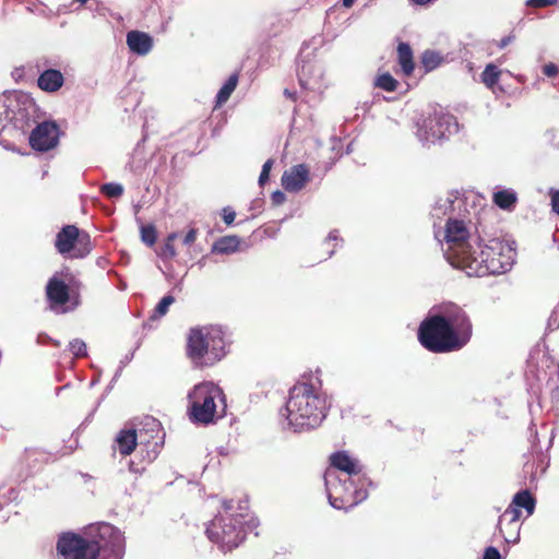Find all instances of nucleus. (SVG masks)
<instances>
[{"label": "nucleus", "mask_w": 559, "mask_h": 559, "mask_svg": "<svg viewBox=\"0 0 559 559\" xmlns=\"http://www.w3.org/2000/svg\"><path fill=\"white\" fill-rule=\"evenodd\" d=\"M59 559H122L126 550L123 533L109 523H97L86 537L62 533L57 540Z\"/></svg>", "instance_id": "1"}, {"label": "nucleus", "mask_w": 559, "mask_h": 559, "mask_svg": "<svg viewBox=\"0 0 559 559\" xmlns=\"http://www.w3.org/2000/svg\"><path fill=\"white\" fill-rule=\"evenodd\" d=\"M330 407L331 403L317 379L314 382L295 384L280 415L294 432H304L321 426Z\"/></svg>", "instance_id": "2"}, {"label": "nucleus", "mask_w": 559, "mask_h": 559, "mask_svg": "<svg viewBox=\"0 0 559 559\" xmlns=\"http://www.w3.org/2000/svg\"><path fill=\"white\" fill-rule=\"evenodd\" d=\"M331 465L344 472L348 477L340 479L335 472L328 471L324 475L325 489L330 504L334 509L347 510L362 502L368 497L367 486L371 481L361 475L362 465L346 451H337L330 456Z\"/></svg>", "instance_id": "3"}, {"label": "nucleus", "mask_w": 559, "mask_h": 559, "mask_svg": "<svg viewBox=\"0 0 559 559\" xmlns=\"http://www.w3.org/2000/svg\"><path fill=\"white\" fill-rule=\"evenodd\" d=\"M514 260L515 250L508 241L492 238L483 245L479 239L460 270L477 277L503 274L511 270Z\"/></svg>", "instance_id": "4"}, {"label": "nucleus", "mask_w": 559, "mask_h": 559, "mask_svg": "<svg viewBox=\"0 0 559 559\" xmlns=\"http://www.w3.org/2000/svg\"><path fill=\"white\" fill-rule=\"evenodd\" d=\"M471 214L464 213V216L447 218L445 224L436 227L435 238L445 248H442L448 262L455 269H461L466 258L480 239L476 235V228L471 219Z\"/></svg>", "instance_id": "5"}, {"label": "nucleus", "mask_w": 559, "mask_h": 559, "mask_svg": "<svg viewBox=\"0 0 559 559\" xmlns=\"http://www.w3.org/2000/svg\"><path fill=\"white\" fill-rule=\"evenodd\" d=\"M231 501H224V514L215 516L206 527L209 539L218 545L223 551L238 547L246 538L248 530L253 527L242 513L233 514Z\"/></svg>", "instance_id": "6"}, {"label": "nucleus", "mask_w": 559, "mask_h": 559, "mask_svg": "<svg viewBox=\"0 0 559 559\" xmlns=\"http://www.w3.org/2000/svg\"><path fill=\"white\" fill-rule=\"evenodd\" d=\"M226 342L219 326H202L190 330L188 336V355L197 364L211 366L221 360L225 354Z\"/></svg>", "instance_id": "7"}, {"label": "nucleus", "mask_w": 559, "mask_h": 559, "mask_svg": "<svg viewBox=\"0 0 559 559\" xmlns=\"http://www.w3.org/2000/svg\"><path fill=\"white\" fill-rule=\"evenodd\" d=\"M217 399L221 400L225 408V395L218 385L210 381L195 384L187 395L189 419L193 424L201 425L214 423Z\"/></svg>", "instance_id": "8"}, {"label": "nucleus", "mask_w": 559, "mask_h": 559, "mask_svg": "<svg viewBox=\"0 0 559 559\" xmlns=\"http://www.w3.org/2000/svg\"><path fill=\"white\" fill-rule=\"evenodd\" d=\"M418 341L431 353H450L463 348L462 342L432 309L418 328Z\"/></svg>", "instance_id": "9"}, {"label": "nucleus", "mask_w": 559, "mask_h": 559, "mask_svg": "<svg viewBox=\"0 0 559 559\" xmlns=\"http://www.w3.org/2000/svg\"><path fill=\"white\" fill-rule=\"evenodd\" d=\"M457 131L459 123L454 116L432 109L418 118L415 135L423 146L430 147L440 144Z\"/></svg>", "instance_id": "10"}, {"label": "nucleus", "mask_w": 559, "mask_h": 559, "mask_svg": "<svg viewBox=\"0 0 559 559\" xmlns=\"http://www.w3.org/2000/svg\"><path fill=\"white\" fill-rule=\"evenodd\" d=\"M432 310L439 318L443 319L464 347L469 342L473 333V324L467 312L453 302L442 304L433 307Z\"/></svg>", "instance_id": "11"}, {"label": "nucleus", "mask_w": 559, "mask_h": 559, "mask_svg": "<svg viewBox=\"0 0 559 559\" xmlns=\"http://www.w3.org/2000/svg\"><path fill=\"white\" fill-rule=\"evenodd\" d=\"M467 199L464 194L452 191L436 200L430 211L435 234L436 227L443 226L447 218L464 216L467 213Z\"/></svg>", "instance_id": "12"}, {"label": "nucleus", "mask_w": 559, "mask_h": 559, "mask_svg": "<svg viewBox=\"0 0 559 559\" xmlns=\"http://www.w3.org/2000/svg\"><path fill=\"white\" fill-rule=\"evenodd\" d=\"M91 240L86 233H81L74 225H66L56 236L55 246L62 254H70L72 258H84L91 251Z\"/></svg>", "instance_id": "13"}, {"label": "nucleus", "mask_w": 559, "mask_h": 559, "mask_svg": "<svg viewBox=\"0 0 559 559\" xmlns=\"http://www.w3.org/2000/svg\"><path fill=\"white\" fill-rule=\"evenodd\" d=\"M29 145L39 152H47L58 144V126L52 121L38 123L29 134Z\"/></svg>", "instance_id": "14"}, {"label": "nucleus", "mask_w": 559, "mask_h": 559, "mask_svg": "<svg viewBox=\"0 0 559 559\" xmlns=\"http://www.w3.org/2000/svg\"><path fill=\"white\" fill-rule=\"evenodd\" d=\"M281 181L285 191L297 193L310 181L309 168L305 164L294 165L284 171Z\"/></svg>", "instance_id": "15"}, {"label": "nucleus", "mask_w": 559, "mask_h": 559, "mask_svg": "<svg viewBox=\"0 0 559 559\" xmlns=\"http://www.w3.org/2000/svg\"><path fill=\"white\" fill-rule=\"evenodd\" d=\"M147 432L143 433L142 430L139 432L135 429H122L116 437V444L121 455H130L136 448L138 442L141 444L144 442L150 443V439H146Z\"/></svg>", "instance_id": "16"}, {"label": "nucleus", "mask_w": 559, "mask_h": 559, "mask_svg": "<svg viewBox=\"0 0 559 559\" xmlns=\"http://www.w3.org/2000/svg\"><path fill=\"white\" fill-rule=\"evenodd\" d=\"M126 43L131 52L138 56L148 55L154 46L153 37L142 31H129L126 36Z\"/></svg>", "instance_id": "17"}, {"label": "nucleus", "mask_w": 559, "mask_h": 559, "mask_svg": "<svg viewBox=\"0 0 559 559\" xmlns=\"http://www.w3.org/2000/svg\"><path fill=\"white\" fill-rule=\"evenodd\" d=\"M46 294L52 308L64 306L69 300V286L55 275L47 283Z\"/></svg>", "instance_id": "18"}, {"label": "nucleus", "mask_w": 559, "mask_h": 559, "mask_svg": "<svg viewBox=\"0 0 559 559\" xmlns=\"http://www.w3.org/2000/svg\"><path fill=\"white\" fill-rule=\"evenodd\" d=\"M64 83L63 74L56 69H47L37 79L38 87L48 93L59 91Z\"/></svg>", "instance_id": "19"}, {"label": "nucleus", "mask_w": 559, "mask_h": 559, "mask_svg": "<svg viewBox=\"0 0 559 559\" xmlns=\"http://www.w3.org/2000/svg\"><path fill=\"white\" fill-rule=\"evenodd\" d=\"M297 72L299 78V83L305 88H314L311 80L317 76L321 78V69L316 67L309 61H299L297 64Z\"/></svg>", "instance_id": "20"}, {"label": "nucleus", "mask_w": 559, "mask_h": 559, "mask_svg": "<svg viewBox=\"0 0 559 559\" xmlns=\"http://www.w3.org/2000/svg\"><path fill=\"white\" fill-rule=\"evenodd\" d=\"M397 60L404 75L408 76L414 71L413 51L407 43H400L397 46Z\"/></svg>", "instance_id": "21"}, {"label": "nucleus", "mask_w": 559, "mask_h": 559, "mask_svg": "<svg viewBox=\"0 0 559 559\" xmlns=\"http://www.w3.org/2000/svg\"><path fill=\"white\" fill-rule=\"evenodd\" d=\"M511 502L514 507L524 509L528 516L535 511L536 499L527 489L518 491Z\"/></svg>", "instance_id": "22"}, {"label": "nucleus", "mask_w": 559, "mask_h": 559, "mask_svg": "<svg viewBox=\"0 0 559 559\" xmlns=\"http://www.w3.org/2000/svg\"><path fill=\"white\" fill-rule=\"evenodd\" d=\"M240 239L237 236H224L216 240L212 251L222 254L236 252L239 248Z\"/></svg>", "instance_id": "23"}, {"label": "nucleus", "mask_w": 559, "mask_h": 559, "mask_svg": "<svg viewBox=\"0 0 559 559\" xmlns=\"http://www.w3.org/2000/svg\"><path fill=\"white\" fill-rule=\"evenodd\" d=\"M518 201L516 193L511 189L499 190L493 193L495 204L502 210H511Z\"/></svg>", "instance_id": "24"}, {"label": "nucleus", "mask_w": 559, "mask_h": 559, "mask_svg": "<svg viewBox=\"0 0 559 559\" xmlns=\"http://www.w3.org/2000/svg\"><path fill=\"white\" fill-rule=\"evenodd\" d=\"M497 532L507 544H516L520 540V526L518 524L509 525L508 522L500 524V521H498Z\"/></svg>", "instance_id": "25"}, {"label": "nucleus", "mask_w": 559, "mask_h": 559, "mask_svg": "<svg viewBox=\"0 0 559 559\" xmlns=\"http://www.w3.org/2000/svg\"><path fill=\"white\" fill-rule=\"evenodd\" d=\"M237 84H238V74L234 73L227 79V81L219 88V91L216 95V105L217 106L225 104L229 99L230 95L237 87Z\"/></svg>", "instance_id": "26"}, {"label": "nucleus", "mask_w": 559, "mask_h": 559, "mask_svg": "<svg viewBox=\"0 0 559 559\" xmlns=\"http://www.w3.org/2000/svg\"><path fill=\"white\" fill-rule=\"evenodd\" d=\"M442 56L433 50H426L421 55V64L426 72H430L438 68L442 62Z\"/></svg>", "instance_id": "27"}, {"label": "nucleus", "mask_w": 559, "mask_h": 559, "mask_svg": "<svg viewBox=\"0 0 559 559\" xmlns=\"http://www.w3.org/2000/svg\"><path fill=\"white\" fill-rule=\"evenodd\" d=\"M501 71L493 63L486 66L481 73V82L489 88H492L499 81Z\"/></svg>", "instance_id": "28"}, {"label": "nucleus", "mask_w": 559, "mask_h": 559, "mask_svg": "<svg viewBox=\"0 0 559 559\" xmlns=\"http://www.w3.org/2000/svg\"><path fill=\"white\" fill-rule=\"evenodd\" d=\"M399 82L389 73H382L374 80V86L385 92L396 91Z\"/></svg>", "instance_id": "29"}, {"label": "nucleus", "mask_w": 559, "mask_h": 559, "mask_svg": "<svg viewBox=\"0 0 559 559\" xmlns=\"http://www.w3.org/2000/svg\"><path fill=\"white\" fill-rule=\"evenodd\" d=\"M521 516V511L518 507H514L511 502L509 507L504 510V512L500 515L499 521L500 524L508 522L509 525L518 524Z\"/></svg>", "instance_id": "30"}, {"label": "nucleus", "mask_w": 559, "mask_h": 559, "mask_svg": "<svg viewBox=\"0 0 559 559\" xmlns=\"http://www.w3.org/2000/svg\"><path fill=\"white\" fill-rule=\"evenodd\" d=\"M174 302L175 298L171 295L163 297L155 307L151 319L156 320L164 317L168 312L169 306H171Z\"/></svg>", "instance_id": "31"}, {"label": "nucleus", "mask_w": 559, "mask_h": 559, "mask_svg": "<svg viewBox=\"0 0 559 559\" xmlns=\"http://www.w3.org/2000/svg\"><path fill=\"white\" fill-rule=\"evenodd\" d=\"M68 349L74 356V358H83L87 356L86 343L81 338H74L70 341Z\"/></svg>", "instance_id": "32"}, {"label": "nucleus", "mask_w": 559, "mask_h": 559, "mask_svg": "<svg viewBox=\"0 0 559 559\" xmlns=\"http://www.w3.org/2000/svg\"><path fill=\"white\" fill-rule=\"evenodd\" d=\"M141 240L148 247L156 242V229L153 225H142L140 228Z\"/></svg>", "instance_id": "33"}, {"label": "nucleus", "mask_w": 559, "mask_h": 559, "mask_svg": "<svg viewBox=\"0 0 559 559\" xmlns=\"http://www.w3.org/2000/svg\"><path fill=\"white\" fill-rule=\"evenodd\" d=\"M100 191L103 194H105L108 198H118L122 195L123 193V187L120 183L117 182H108L104 183L100 187Z\"/></svg>", "instance_id": "34"}, {"label": "nucleus", "mask_w": 559, "mask_h": 559, "mask_svg": "<svg viewBox=\"0 0 559 559\" xmlns=\"http://www.w3.org/2000/svg\"><path fill=\"white\" fill-rule=\"evenodd\" d=\"M34 107H35V105L33 103H29L28 107H25L23 109H19V111L13 117V119L15 120V124L17 127H19V121L20 120H24V119H26L25 124L28 126L29 110H32L34 112V110H35ZM20 128H24V124H21Z\"/></svg>", "instance_id": "35"}, {"label": "nucleus", "mask_w": 559, "mask_h": 559, "mask_svg": "<svg viewBox=\"0 0 559 559\" xmlns=\"http://www.w3.org/2000/svg\"><path fill=\"white\" fill-rule=\"evenodd\" d=\"M273 163H274L273 159H267L263 164L260 176H259V185L261 187H263L267 182Z\"/></svg>", "instance_id": "36"}, {"label": "nucleus", "mask_w": 559, "mask_h": 559, "mask_svg": "<svg viewBox=\"0 0 559 559\" xmlns=\"http://www.w3.org/2000/svg\"><path fill=\"white\" fill-rule=\"evenodd\" d=\"M159 254L163 259H173L177 255V251L173 243L165 241Z\"/></svg>", "instance_id": "37"}, {"label": "nucleus", "mask_w": 559, "mask_h": 559, "mask_svg": "<svg viewBox=\"0 0 559 559\" xmlns=\"http://www.w3.org/2000/svg\"><path fill=\"white\" fill-rule=\"evenodd\" d=\"M525 3L532 8H546L557 3V0H526Z\"/></svg>", "instance_id": "38"}, {"label": "nucleus", "mask_w": 559, "mask_h": 559, "mask_svg": "<svg viewBox=\"0 0 559 559\" xmlns=\"http://www.w3.org/2000/svg\"><path fill=\"white\" fill-rule=\"evenodd\" d=\"M558 328H559V314H558V310L555 309L548 319L547 329L550 331H555Z\"/></svg>", "instance_id": "39"}, {"label": "nucleus", "mask_w": 559, "mask_h": 559, "mask_svg": "<svg viewBox=\"0 0 559 559\" xmlns=\"http://www.w3.org/2000/svg\"><path fill=\"white\" fill-rule=\"evenodd\" d=\"M543 73L548 78H554L559 73L557 64L549 62L543 67Z\"/></svg>", "instance_id": "40"}, {"label": "nucleus", "mask_w": 559, "mask_h": 559, "mask_svg": "<svg viewBox=\"0 0 559 559\" xmlns=\"http://www.w3.org/2000/svg\"><path fill=\"white\" fill-rule=\"evenodd\" d=\"M145 427H147V432H158L159 431V423L153 417L145 418Z\"/></svg>", "instance_id": "41"}, {"label": "nucleus", "mask_w": 559, "mask_h": 559, "mask_svg": "<svg viewBox=\"0 0 559 559\" xmlns=\"http://www.w3.org/2000/svg\"><path fill=\"white\" fill-rule=\"evenodd\" d=\"M483 559H501V555L496 547L489 546L485 549Z\"/></svg>", "instance_id": "42"}, {"label": "nucleus", "mask_w": 559, "mask_h": 559, "mask_svg": "<svg viewBox=\"0 0 559 559\" xmlns=\"http://www.w3.org/2000/svg\"><path fill=\"white\" fill-rule=\"evenodd\" d=\"M198 236V230L195 228H190L189 231L182 238V243L185 246H191Z\"/></svg>", "instance_id": "43"}, {"label": "nucleus", "mask_w": 559, "mask_h": 559, "mask_svg": "<svg viewBox=\"0 0 559 559\" xmlns=\"http://www.w3.org/2000/svg\"><path fill=\"white\" fill-rule=\"evenodd\" d=\"M271 199L274 205H281L285 202L286 195L284 192L276 190L272 193Z\"/></svg>", "instance_id": "44"}, {"label": "nucleus", "mask_w": 559, "mask_h": 559, "mask_svg": "<svg viewBox=\"0 0 559 559\" xmlns=\"http://www.w3.org/2000/svg\"><path fill=\"white\" fill-rule=\"evenodd\" d=\"M552 211L559 215V189L550 191Z\"/></svg>", "instance_id": "45"}, {"label": "nucleus", "mask_w": 559, "mask_h": 559, "mask_svg": "<svg viewBox=\"0 0 559 559\" xmlns=\"http://www.w3.org/2000/svg\"><path fill=\"white\" fill-rule=\"evenodd\" d=\"M236 217L235 211L230 210L229 207L223 209V219L227 225H230Z\"/></svg>", "instance_id": "46"}, {"label": "nucleus", "mask_w": 559, "mask_h": 559, "mask_svg": "<svg viewBox=\"0 0 559 559\" xmlns=\"http://www.w3.org/2000/svg\"><path fill=\"white\" fill-rule=\"evenodd\" d=\"M514 35L510 34L508 36H504L503 38L500 39V41L498 43V47L500 49H503L506 48L509 44H511L513 40H514Z\"/></svg>", "instance_id": "47"}, {"label": "nucleus", "mask_w": 559, "mask_h": 559, "mask_svg": "<svg viewBox=\"0 0 559 559\" xmlns=\"http://www.w3.org/2000/svg\"><path fill=\"white\" fill-rule=\"evenodd\" d=\"M338 240V233L337 230H332L326 239H325V243H329L330 241H337Z\"/></svg>", "instance_id": "48"}, {"label": "nucleus", "mask_w": 559, "mask_h": 559, "mask_svg": "<svg viewBox=\"0 0 559 559\" xmlns=\"http://www.w3.org/2000/svg\"><path fill=\"white\" fill-rule=\"evenodd\" d=\"M129 469H130V472L138 474V473H142L144 471V467H139L133 462H130Z\"/></svg>", "instance_id": "49"}, {"label": "nucleus", "mask_w": 559, "mask_h": 559, "mask_svg": "<svg viewBox=\"0 0 559 559\" xmlns=\"http://www.w3.org/2000/svg\"><path fill=\"white\" fill-rule=\"evenodd\" d=\"M179 234L174 231V233H170L167 238H166V242H170L174 245V241L178 238Z\"/></svg>", "instance_id": "50"}, {"label": "nucleus", "mask_w": 559, "mask_h": 559, "mask_svg": "<svg viewBox=\"0 0 559 559\" xmlns=\"http://www.w3.org/2000/svg\"><path fill=\"white\" fill-rule=\"evenodd\" d=\"M7 122H8V117H4V118L0 117V134L2 133V131L5 130Z\"/></svg>", "instance_id": "51"}, {"label": "nucleus", "mask_w": 559, "mask_h": 559, "mask_svg": "<svg viewBox=\"0 0 559 559\" xmlns=\"http://www.w3.org/2000/svg\"><path fill=\"white\" fill-rule=\"evenodd\" d=\"M414 4H417V5H425V4H428L430 3L432 0H411Z\"/></svg>", "instance_id": "52"}, {"label": "nucleus", "mask_w": 559, "mask_h": 559, "mask_svg": "<svg viewBox=\"0 0 559 559\" xmlns=\"http://www.w3.org/2000/svg\"><path fill=\"white\" fill-rule=\"evenodd\" d=\"M46 338H47V341H48V342H50L53 346H56V347H59V346H60V342H59V341L53 340V338H51V337H49V336H46Z\"/></svg>", "instance_id": "53"}, {"label": "nucleus", "mask_w": 559, "mask_h": 559, "mask_svg": "<svg viewBox=\"0 0 559 559\" xmlns=\"http://www.w3.org/2000/svg\"><path fill=\"white\" fill-rule=\"evenodd\" d=\"M284 94H285L287 97H289V98H292V99H295V95H296V93H295V92L293 93V92H290L289 90H287V88H286V90L284 91Z\"/></svg>", "instance_id": "54"}, {"label": "nucleus", "mask_w": 559, "mask_h": 559, "mask_svg": "<svg viewBox=\"0 0 559 559\" xmlns=\"http://www.w3.org/2000/svg\"><path fill=\"white\" fill-rule=\"evenodd\" d=\"M342 2L345 8H350L354 3V0H342Z\"/></svg>", "instance_id": "55"}, {"label": "nucleus", "mask_w": 559, "mask_h": 559, "mask_svg": "<svg viewBox=\"0 0 559 559\" xmlns=\"http://www.w3.org/2000/svg\"><path fill=\"white\" fill-rule=\"evenodd\" d=\"M333 254H334V250H331V251L329 252V257H332Z\"/></svg>", "instance_id": "56"}, {"label": "nucleus", "mask_w": 559, "mask_h": 559, "mask_svg": "<svg viewBox=\"0 0 559 559\" xmlns=\"http://www.w3.org/2000/svg\"><path fill=\"white\" fill-rule=\"evenodd\" d=\"M158 445V441H154V448H156Z\"/></svg>", "instance_id": "57"}]
</instances>
